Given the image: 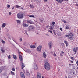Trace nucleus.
Wrapping results in <instances>:
<instances>
[{
    "label": "nucleus",
    "instance_id": "nucleus-1",
    "mask_svg": "<svg viewBox=\"0 0 78 78\" xmlns=\"http://www.w3.org/2000/svg\"><path fill=\"white\" fill-rule=\"evenodd\" d=\"M68 34L66 35V37H68V39H70V40H72L73 38V35L72 33L69 31L68 33Z\"/></svg>",
    "mask_w": 78,
    "mask_h": 78
},
{
    "label": "nucleus",
    "instance_id": "nucleus-2",
    "mask_svg": "<svg viewBox=\"0 0 78 78\" xmlns=\"http://www.w3.org/2000/svg\"><path fill=\"white\" fill-rule=\"evenodd\" d=\"M24 15V13L22 12H20L17 14V16L18 19H23V16Z\"/></svg>",
    "mask_w": 78,
    "mask_h": 78
},
{
    "label": "nucleus",
    "instance_id": "nucleus-3",
    "mask_svg": "<svg viewBox=\"0 0 78 78\" xmlns=\"http://www.w3.org/2000/svg\"><path fill=\"white\" fill-rule=\"evenodd\" d=\"M19 58L20 60V61L21 62V67L22 69H23V68L25 67V65H24V64L22 62L23 61V58H22V56L21 55H19Z\"/></svg>",
    "mask_w": 78,
    "mask_h": 78
},
{
    "label": "nucleus",
    "instance_id": "nucleus-4",
    "mask_svg": "<svg viewBox=\"0 0 78 78\" xmlns=\"http://www.w3.org/2000/svg\"><path fill=\"white\" fill-rule=\"evenodd\" d=\"M48 60H47L45 64L44 68L45 69H50V64L48 63Z\"/></svg>",
    "mask_w": 78,
    "mask_h": 78
},
{
    "label": "nucleus",
    "instance_id": "nucleus-5",
    "mask_svg": "<svg viewBox=\"0 0 78 78\" xmlns=\"http://www.w3.org/2000/svg\"><path fill=\"white\" fill-rule=\"evenodd\" d=\"M41 48H42V45H40L37 47V51H39V53H40L41 51Z\"/></svg>",
    "mask_w": 78,
    "mask_h": 78
},
{
    "label": "nucleus",
    "instance_id": "nucleus-6",
    "mask_svg": "<svg viewBox=\"0 0 78 78\" xmlns=\"http://www.w3.org/2000/svg\"><path fill=\"white\" fill-rule=\"evenodd\" d=\"M34 28V27L31 26H30L28 27V31H31V30H33Z\"/></svg>",
    "mask_w": 78,
    "mask_h": 78
},
{
    "label": "nucleus",
    "instance_id": "nucleus-7",
    "mask_svg": "<svg viewBox=\"0 0 78 78\" xmlns=\"http://www.w3.org/2000/svg\"><path fill=\"white\" fill-rule=\"evenodd\" d=\"M20 76L22 78H25L24 74L22 72L20 73Z\"/></svg>",
    "mask_w": 78,
    "mask_h": 78
},
{
    "label": "nucleus",
    "instance_id": "nucleus-8",
    "mask_svg": "<svg viewBox=\"0 0 78 78\" xmlns=\"http://www.w3.org/2000/svg\"><path fill=\"white\" fill-rule=\"evenodd\" d=\"M37 78H41V74L39 72H37Z\"/></svg>",
    "mask_w": 78,
    "mask_h": 78
},
{
    "label": "nucleus",
    "instance_id": "nucleus-9",
    "mask_svg": "<svg viewBox=\"0 0 78 78\" xmlns=\"http://www.w3.org/2000/svg\"><path fill=\"white\" fill-rule=\"evenodd\" d=\"M52 42H49L48 43L49 47V48L51 49V47H52Z\"/></svg>",
    "mask_w": 78,
    "mask_h": 78
},
{
    "label": "nucleus",
    "instance_id": "nucleus-10",
    "mask_svg": "<svg viewBox=\"0 0 78 78\" xmlns=\"http://www.w3.org/2000/svg\"><path fill=\"white\" fill-rule=\"evenodd\" d=\"M43 56L44 58H47V54H46L45 52H43Z\"/></svg>",
    "mask_w": 78,
    "mask_h": 78
},
{
    "label": "nucleus",
    "instance_id": "nucleus-11",
    "mask_svg": "<svg viewBox=\"0 0 78 78\" xmlns=\"http://www.w3.org/2000/svg\"><path fill=\"white\" fill-rule=\"evenodd\" d=\"M23 26L24 27H28V25H27L26 23H23Z\"/></svg>",
    "mask_w": 78,
    "mask_h": 78
},
{
    "label": "nucleus",
    "instance_id": "nucleus-12",
    "mask_svg": "<svg viewBox=\"0 0 78 78\" xmlns=\"http://www.w3.org/2000/svg\"><path fill=\"white\" fill-rule=\"evenodd\" d=\"M77 50L76 49V48H74L73 51H74V52H75V54H76V53L77 52Z\"/></svg>",
    "mask_w": 78,
    "mask_h": 78
},
{
    "label": "nucleus",
    "instance_id": "nucleus-13",
    "mask_svg": "<svg viewBox=\"0 0 78 78\" xmlns=\"http://www.w3.org/2000/svg\"><path fill=\"white\" fill-rule=\"evenodd\" d=\"M57 2H58V3H62L63 2V0H55Z\"/></svg>",
    "mask_w": 78,
    "mask_h": 78
},
{
    "label": "nucleus",
    "instance_id": "nucleus-14",
    "mask_svg": "<svg viewBox=\"0 0 78 78\" xmlns=\"http://www.w3.org/2000/svg\"><path fill=\"white\" fill-rule=\"evenodd\" d=\"M27 23H30V24H32L33 23V22L31 21L28 20L27 21Z\"/></svg>",
    "mask_w": 78,
    "mask_h": 78
},
{
    "label": "nucleus",
    "instance_id": "nucleus-15",
    "mask_svg": "<svg viewBox=\"0 0 78 78\" xmlns=\"http://www.w3.org/2000/svg\"><path fill=\"white\" fill-rule=\"evenodd\" d=\"M64 43L66 44V47H68V43L65 40L64 41Z\"/></svg>",
    "mask_w": 78,
    "mask_h": 78
},
{
    "label": "nucleus",
    "instance_id": "nucleus-16",
    "mask_svg": "<svg viewBox=\"0 0 78 78\" xmlns=\"http://www.w3.org/2000/svg\"><path fill=\"white\" fill-rule=\"evenodd\" d=\"M61 45H62V48H63V49H64V48H65V47L64 46V44L62 43L61 44Z\"/></svg>",
    "mask_w": 78,
    "mask_h": 78
},
{
    "label": "nucleus",
    "instance_id": "nucleus-17",
    "mask_svg": "<svg viewBox=\"0 0 78 78\" xmlns=\"http://www.w3.org/2000/svg\"><path fill=\"white\" fill-rule=\"evenodd\" d=\"M5 26H6V23H3L2 24V28H4V27H5Z\"/></svg>",
    "mask_w": 78,
    "mask_h": 78
},
{
    "label": "nucleus",
    "instance_id": "nucleus-18",
    "mask_svg": "<svg viewBox=\"0 0 78 78\" xmlns=\"http://www.w3.org/2000/svg\"><path fill=\"white\" fill-rule=\"evenodd\" d=\"M33 65H34V67L35 68V69H37V65H36V64L34 63L33 64Z\"/></svg>",
    "mask_w": 78,
    "mask_h": 78
},
{
    "label": "nucleus",
    "instance_id": "nucleus-19",
    "mask_svg": "<svg viewBox=\"0 0 78 78\" xmlns=\"http://www.w3.org/2000/svg\"><path fill=\"white\" fill-rule=\"evenodd\" d=\"M30 47V48H36V46L33 45H31Z\"/></svg>",
    "mask_w": 78,
    "mask_h": 78
},
{
    "label": "nucleus",
    "instance_id": "nucleus-20",
    "mask_svg": "<svg viewBox=\"0 0 78 78\" xmlns=\"http://www.w3.org/2000/svg\"><path fill=\"white\" fill-rule=\"evenodd\" d=\"M13 58L15 59H17V57H16V55H13Z\"/></svg>",
    "mask_w": 78,
    "mask_h": 78
},
{
    "label": "nucleus",
    "instance_id": "nucleus-21",
    "mask_svg": "<svg viewBox=\"0 0 78 78\" xmlns=\"http://www.w3.org/2000/svg\"><path fill=\"white\" fill-rule=\"evenodd\" d=\"M26 75H30V73H29V72L28 70L26 71Z\"/></svg>",
    "mask_w": 78,
    "mask_h": 78
},
{
    "label": "nucleus",
    "instance_id": "nucleus-22",
    "mask_svg": "<svg viewBox=\"0 0 78 78\" xmlns=\"http://www.w3.org/2000/svg\"><path fill=\"white\" fill-rule=\"evenodd\" d=\"M29 17H34V16L33 15H28Z\"/></svg>",
    "mask_w": 78,
    "mask_h": 78
},
{
    "label": "nucleus",
    "instance_id": "nucleus-23",
    "mask_svg": "<svg viewBox=\"0 0 78 78\" xmlns=\"http://www.w3.org/2000/svg\"><path fill=\"white\" fill-rule=\"evenodd\" d=\"M10 73L11 75H15L14 73L13 72H12V71H11Z\"/></svg>",
    "mask_w": 78,
    "mask_h": 78
},
{
    "label": "nucleus",
    "instance_id": "nucleus-24",
    "mask_svg": "<svg viewBox=\"0 0 78 78\" xmlns=\"http://www.w3.org/2000/svg\"><path fill=\"white\" fill-rule=\"evenodd\" d=\"M30 8H34V6L33 5H31V4H30Z\"/></svg>",
    "mask_w": 78,
    "mask_h": 78
},
{
    "label": "nucleus",
    "instance_id": "nucleus-25",
    "mask_svg": "<svg viewBox=\"0 0 78 78\" xmlns=\"http://www.w3.org/2000/svg\"><path fill=\"white\" fill-rule=\"evenodd\" d=\"M65 28H66V30H67L69 29V26L67 25L65 27Z\"/></svg>",
    "mask_w": 78,
    "mask_h": 78
},
{
    "label": "nucleus",
    "instance_id": "nucleus-26",
    "mask_svg": "<svg viewBox=\"0 0 78 78\" xmlns=\"http://www.w3.org/2000/svg\"><path fill=\"white\" fill-rule=\"evenodd\" d=\"M16 21L17 22V23H21V21L20 20H16Z\"/></svg>",
    "mask_w": 78,
    "mask_h": 78
},
{
    "label": "nucleus",
    "instance_id": "nucleus-27",
    "mask_svg": "<svg viewBox=\"0 0 78 78\" xmlns=\"http://www.w3.org/2000/svg\"><path fill=\"white\" fill-rule=\"evenodd\" d=\"M53 28H54V27H50L49 29H50V30H53Z\"/></svg>",
    "mask_w": 78,
    "mask_h": 78
},
{
    "label": "nucleus",
    "instance_id": "nucleus-28",
    "mask_svg": "<svg viewBox=\"0 0 78 78\" xmlns=\"http://www.w3.org/2000/svg\"><path fill=\"white\" fill-rule=\"evenodd\" d=\"M16 8H20V6H19L17 5H16Z\"/></svg>",
    "mask_w": 78,
    "mask_h": 78
},
{
    "label": "nucleus",
    "instance_id": "nucleus-29",
    "mask_svg": "<svg viewBox=\"0 0 78 78\" xmlns=\"http://www.w3.org/2000/svg\"><path fill=\"white\" fill-rule=\"evenodd\" d=\"M48 32L50 33H52V34H53V32H52V31L50 30H48Z\"/></svg>",
    "mask_w": 78,
    "mask_h": 78
},
{
    "label": "nucleus",
    "instance_id": "nucleus-30",
    "mask_svg": "<svg viewBox=\"0 0 78 78\" xmlns=\"http://www.w3.org/2000/svg\"><path fill=\"white\" fill-rule=\"evenodd\" d=\"M1 51L3 53H5V51L3 49H2Z\"/></svg>",
    "mask_w": 78,
    "mask_h": 78
},
{
    "label": "nucleus",
    "instance_id": "nucleus-31",
    "mask_svg": "<svg viewBox=\"0 0 78 78\" xmlns=\"http://www.w3.org/2000/svg\"><path fill=\"white\" fill-rule=\"evenodd\" d=\"M71 59H72V60H73V61L75 60V58H74L73 57H72L71 58Z\"/></svg>",
    "mask_w": 78,
    "mask_h": 78
},
{
    "label": "nucleus",
    "instance_id": "nucleus-32",
    "mask_svg": "<svg viewBox=\"0 0 78 78\" xmlns=\"http://www.w3.org/2000/svg\"><path fill=\"white\" fill-rule=\"evenodd\" d=\"M53 56H56V54L55 53H54L53 54Z\"/></svg>",
    "mask_w": 78,
    "mask_h": 78
},
{
    "label": "nucleus",
    "instance_id": "nucleus-33",
    "mask_svg": "<svg viewBox=\"0 0 78 78\" xmlns=\"http://www.w3.org/2000/svg\"><path fill=\"white\" fill-rule=\"evenodd\" d=\"M52 25H55V22H52Z\"/></svg>",
    "mask_w": 78,
    "mask_h": 78
},
{
    "label": "nucleus",
    "instance_id": "nucleus-34",
    "mask_svg": "<svg viewBox=\"0 0 78 78\" xmlns=\"http://www.w3.org/2000/svg\"><path fill=\"white\" fill-rule=\"evenodd\" d=\"M3 71V69H0V73L2 72Z\"/></svg>",
    "mask_w": 78,
    "mask_h": 78
},
{
    "label": "nucleus",
    "instance_id": "nucleus-35",
    "mask_svg": "<svg viewBox=\"0 0 78 78\" xmlns=\"http://www.w3.org/2000/svg\"><path fill=\"white\" fill-rule=\"evenodd\" d=\"M2 42L3 44H5V41H4L3 40H2Z\"/></svg>",
    "mask_w": 78,
    "mask_h": 78
},
{
    "label": "nucleus",
    "instance_id": "nucleus-36",
    "mask_svg": "<svg viewBox=\"0 0 78 78\" xmlns=\"http://www.w3.org/2000/svg\"><path fill=\"white\" fill-rule=\"evenodd\" d=\"M60 56H61L62 57V56H63V55H62V53H60Z\"/></svg>",
    "mask_w": 78,
    "mask_h": 78
},
{
    "label": "nucleus",
    "instance_id": "nucleus-37",
    "mask_svg": "<svg viewBox=\"0 0 78 78\" xmlns=\"http://www.w3.org/2000/svg\"><path fill=\"white\" fill-rule=\"evenodd\" d=\"M8 59H10V58H11V56L10 55H9L8 56Z\"/></svg>",
    "mask_w": 78,
    "mask_h": 78
},
{
    "label": "nucleus",
    "instance_id": "nucleus-38",
    "mask_svg": "<svg viewBox=\"0 0 78 78\" xmlns=\"http://www.w3.org/2000/svg\"><path fill=\"white\" fill-rule=\"evenodd\" d=\"M53 27H54V26H53V25L51 24L50 27H52V28H53Z\"/></svg>",
    "mask_w": 78,
    "mask_h": 78
},
{
    "label": "nucleus",
    "instance_id": "nucleus-39",
    "mask_svg": "<svg viewBox=\"0 0 78 78\" xmlns=\"http://www.w3.org/2000/svg\"><path fill=\"white\" fill-rule=\"evenodd\" d=\"M63 22H64V23H67V22L66 21L63 20Z\"/></svg>",
    "mask_w": 78,
    "mask_h": 78
},
{
    "label": "nucleus",
    "instance_id": "nucleus-40",
    "mask_svg": "<svg viewBox=\"0 0 78 78\" xmlns=\"http://www.w3.org/2000/svg\"><path fill=\"white\" fill-rule=\"evenodd\" d=\"M18 52H19V56L20 55V51H19V50H18Z\"/></svg>",
    "mask_w": 78,
    "mask_h": 78
},
{
    "label": "nucleus",
    "instance_id": "nucleus-41",
    "mask_svg": "<svg viewBox=\"0 0 78 78\" xmlns=\"http://www.w3.org/2000/svg\"><path fill=\"white\" fill-rule=\"evenodd\" d=\"M46 70H48H48H49L50 69H45Z\"/></svg>",
    "mask_w": 78,
    "mask_h": 78
},
{
    "label": "nucleus",
    "instance_id": "nucleus-42",
    "mask_svg": "<svg viewBox=\"0 0 78 78\" xmlns=\"http://www.w3.org/2000/svg\"><path fill=\"white\" fill-rule=\"evenodd\" d=\"M20 40V41L21 42V41H22V38H21Z\"/></svg>",
    "mask_w": 78,
    "mask_h": 78
},
{
    "label": "nucleus",
    "instance_id": "nucleus-43",
    "mask_svg": "<svg viewBox=\"0 0 78 78\" xmlns=\"http://www.w3.org/2000/svg\"><path fill=\"white\" fill-rule=\"evenodd\" d=\"M60 30L61 31H62V28H60Z\"/></svg>",
    "mask_w": 78,
    "mask_h": 78
},
{
    "label": "nucleus",
    "instance_id": "nucleus-44",
    "mask_svg": "<svg viewBox=\"0 0 78 78\" xmlns=\"http://www.w3.org/2000/svg\"><path fill=\"white\" fill-rule=\"evenodd\" d=\"M7 7L8 8H10V5H8V6H7Z\"/></svg>",
    "mask_w": 78,
    "mask_h": 78
},
{
    "label": "nucleus",
    "instance_id": "nucleus-45",
    "mask_svg": "<svg viewBox=\"0 0 78 78\" xmlns=\"http://www.w3.org/2000/svg\"><path fill=\"white\" fill-rule=\"evenodd\" d=\"M76 49L77 50V51L78 50V47H76Z\"/></svg>",
    "mask_w": 78,
    "mask_h": 78
},
{
    "label": "nucleus",
    "instance_id": "nucleus-46",
    "mask_svg": "<svg viewBox=\"0 0 78 78\" xmlns=\"http://www.w3.org/2000/svg\"><path fill=\"white\" fill-rule=\"evenodd\" d=\"M75 72V71H74V69H73L72 70V72Z\"/></svg>",
    "mask_w": 78,
    "mask_h": 78
},
{
    "label": "nucleus",
    "instance_id": "nucleus-47",
    "mask_svg": "<svg viewBox=\"0 0 78 78\" xmlns=\"http://www.w3.org/2000/svg\"><path fill=\"white\" fill-rule=\"evenodd\" d=\"M76 64L78 66V61H76Z\"/></svg>",
    "mask_w": 78,
    "mask_h": 78
},
{
    "label": "nucleus",
    "instance_id": "nucleus-48",
    "mask_svg": "<svg viewBox=\"0 0 78 78\" xmlns=\"http://www.w3.org/2000/svg\"><path fill=\"white\" fill-rule=\"evenodd\" d=\"M7 36H9V34H7Z\"/></svg>",
    "mask_w": 78,
    "mask_h": 78
},
{
    "label": "nucleus",
    "instance_id": "nucleus-49",
    "mask_svg": "<svg viewBox=\"0 0 78 78\" xmlns=\"http://www.w3.org/2000/svg\"><path fill=\"white\" fill-rule=\"evenodd\" d=\"M12 70L13 71H15V69H12Z\"/></svg>",
    "mask_w": 78,
    "mask_h": 78
},
{
    "label": "nucleus",
    "instance_id": "nucleus-50",
    "mask_svg": "<svg viewBox=\"0 0 78 78\" xmlns=\"http://www.w3.org/2000/svg\"><path fill=\"white\" fill-rule=\"evenodd\" d=\"M75 71H74L73 72H72V73H73V74H75Z\"/></svg>",
    "mask_w": 78,
    "mask_h": 78
},
{
    "label": "nucleus",
    "instance_id": "nucleus-51",
    "mask_svg": "<svg viewBox=\"0 0 78 78\" xmlns=\"http://www.w3.org/2000/svg\"><path fill=\"white\" fill-rule=\"evenodd\" d=\"M4 67H5V66H2V69H4Z\"/></svg>",
    "mask_w": 78,
    "mask_h": 78
},
{
    "label": "nucleus",
    "instance_id": "nucleus-52",
    "mask_svg": "<svg viewBox=\"0 0 78 78\" xmlns=\"http://www.w3.org/2000/svg\"><path fill=\"white\" fill-rule=\"evenodd\" d=\"M9 15H11V12H9Z\"/></svg>",
    "mask_w": 78,
    "mask_h": 78
},
{
    "label": "nucleus",
    "instance_id": "nucleus-53",
    "mask_svg": "<svg viewBox=\"0 0 78 78\" xmlns=\"http://www.w3.org/2000/svg\"><path fill=\"white\" fill-rule=\"evenodd\" d=\"M25 33H26V34L27 35H28V33H27V31H26V32H25Z\"/></svg>",
    "mask_w": 78,
    "mask_h": 78
},
{
    "label": "nucleus",
    "instance_id": "nucleus-54",
    "mask_svg": "<svg viewBox=\"0 0 78 78\" xmlns=\"http://www.w3.org/2000/svg\"><path fill=\"white\" fill-rule=\"evenodd\" d=\"M70 62H71V63H73V61H70Z\"/></svg>",
    "mask_w": 78,
    "mask_h": 78
},
{
    "label": "nucleus",
    "instance_id": "nucleus-55",
    "mask_svg": "<svg viewBox=\"0 0 78 78\" xmlns=\"http://www.w3.org/2000/svg\"><path fill=\"white\" fill-rule=\"evenodd\" d=\"M61 53H62V54H64V52L62 51H61Z\"/></svg>",
    "mask_w": 78,
    "mask_h": 78
},
{
    "label": "nucleus",
    "instance_id": "nucleus-56",
    "mask_svg": "<svg viewBox=\"0 0 78 78\" xmlns=\"http://www.w3.org/2000/svg\"><path fill=\"white\" fill-rule=\"evenodd\" d=\"M46 36H49V35L48 34H46Z\"/></svg>",
    "mask_w": 78,
    "mask_h": 78
},
{
    "label": "nucleus",
    "instance_id": "nucleus-57",
    "mask_svg": "<svg viewBox=\"0 0 78 78\" xmlns=\"http://www.w3.org/2000/svg\"><path fill=\"white\" fill-rule=\"evenodd\" d=\"M68 72V71L66 70V73H67V72Z\"/></svg>",
    "mask_w": 78,
    "mask_h": 78
},
{
    "label": "nucleus",
    "instance_id": "nucleus-58",
    "mask_svg": "<svg viewBox=\"0 0 78 78\" xmlns=\"http://www.w3.org/2000/svg\"><path fill=\"white\" fill-rule=\"evenodd\" d=\"M64 1H69V0H63Z\"/></svg>",
    "mask_w": 78,
    "mask_h": 78
},
{
    "label": "nucleus",
    "instance_id": "nucleus-59",
    "mask_svg": "<svg viewBox=\"0 0 78 78\" xmlns=\"http://www.w3.org/2000/svg\"><path fill=\"white\" fill-rule=\"evenodd\" d=\"M37 70V69H34V70Z\"/></svg>",
    "mask_w": 78,
    "mask_h": 78
},
{
    "label": "nucleus",
    "instance_id": "nucleus-60",
    "mask_svg": "<svg viewBox=\"0 0 78 78\" xmlns=\"http://www.w3.org/2000/svg\"><path fill=\"white\" fill-rule=\"evenodd\" d=\"M44 2H47V0H44Z\"/></svg>",
    "mask_w": 78,
    "mask_h": 78
},
{
    "label": "nucleus",
    "instance_id": "nucleus-61",
    "mask_svg": "<svg viewBox=\"0 0 78 78\" xmlns=\"http://www.w3.org/2000/svg\"><path fill=\"white\" fill-rule=\"evenodd\" d=\"M54 34L55 35H56V33L55 32L54 33Z\"/></svg>",
    "mask_w": 78,
    "mask_h": 78
},
{
    "label": "nucleus",
    "instance_id": "nucleus-62",
    "mask_svg": "<svg viewBox=\"0 0 78 78\" xmlns=\"http://www.w3.org/2000/svg\"><path fill=\"white\" fill-rule=\"evenodd\" d=\"M14 42H15V43H16L17 44V42L16 41H14Z\"/></svg>",
    "mask_w": 78,
    "mask_h": 78
},
{
    "label": "nucleus",
    "instance_id": "nucleus-63",
    "mask_svg": "<svg viewBox=\"0 0 78 78\" xmlns=\"http://www.w3.org/2000/svg\"><path fill=\"white\" fill-rule=\"evenodd\" d=\"M48 26H47L46 27V28H48Z\"/></svg>",
    "mask_w": 78,
    "mask_h": 78
},
{
    "label": "nucleus",
    "instance_id": "nucleus-64",
    "mask_svg": "<svg viewBox=\"0 0 78 78\" xmlns=\"http://www.w3.org/2000/svg\"><path fill=\"white\" fill-rule=\"evenodd\" d=\"M65 78H67V76H65Z\"/></svg>",
    "mask_w": 78,
    "mask_h": 78
}]
</instances>
